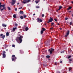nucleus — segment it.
I'll return each instance as SVG.
<instances>
[{
	"mask_svg": "<svg viewBox=\"0 0 73 73\" xmlns=\"http://www.w3.org/2000/svg\"><path fill=\"white\" fill-rule=\"evenodd\" d=\"M15 27H17V26L18 25V24L17 23H15Z\"/></svg>",
	"mask_w": 73,
	"mask_h": 73,
	"instance_id": "nucleus-25",
	"label": "nucleus"
},
{
	"mask_svg": "<svg viewBox=\"0 0 73 73\" xmlns=\"http://www.w3.org/2000/svg\"><path fill=\"white\" fill-rule=\"evenodd\" d=\"M23 16H21L20 18L21 19H23Z\"/></svg>",
	"mask_w": 73,
	"mask_h": 73,
	"instance_id": "nucleus-27",
	"label": "nucleus"
},
{
	"mask_svg": "<svg viewBox=\"0 0 73 73\" xmlns=\"http://www.w3.org/2000/svg\"><path fill=\"white\" fill-rule=\"evenodd\" d=\"M28 29H29L28 28V27H26L25 28V30L26 31H28Z\"/></svg>",
	"mask_w": 73,
	"mask_h": 73,
	"instance_id": "nucleus-18",
	"label": "nucleus"
},
{
	"mask_svg": "<svg viewBox=\"0 0 73 73\" xmlns=\"http://www.w3.org/2000/svg\"><path fill=\"white\" fill-rule=\"evenodd\" d=\"M19 4H20V3H18L17 4V5H19Z\"/></svg>",
	"mask_w": 73,
	"mask_h": 73,
	"instance_id": "nucleus-50",
	"label": "nucleus"
},
{
	"mask_svg": "<svg viewBox=\"0 0 73 73\" xmlns=\"http://www.w3.org/2000/svg\"><path fill=\"white\" fill-rule=\"evenodd\" d=\"M8 9L9 11H10L11 10V8L9 7H8Z\"/></svg>",
	"mask_w": 73,
	"mask_h": 73,
	"instance_id": "nucleus-37",
	"label": "nucleus"
},
{
	"mask_svg": "<svg viewBox=\"0 0 73 73\" xmlns=\"http://www.w3.org/2000/svg\"><path fill=\"white\" fill-rule=\"evenodd\" d=\"M48 51H49L50 54H52V53L53 52V50H51L50 49H48Z\"/></svg>",
	"mask_w": 73,
	"mask_h": 73,
	"instance_id": "nucleus-8",
	"label": "nucleus"
},
{
	"mask_svg": "<svg viewBox=\"0 0 73 73\" xmlns=\"http://www.w3.org/2000/svg\"><path fill=\"white\" fill-rule=\"evenodd\" d=\"M60 53H62L63 52H62H62H61Z\"/></svg>",
	"mask_w": 73,
	"mask_h": 73,
	"instance_id": "nucleus-60",
	"label": "nucleus"
},
{
	"mask_svg": "<svg viewBox=\"0 0 73 73\" xmlns=\"http://www.w3.org/2000/svg\"><path fill=\"white\" fill-rule=\"evenodd\" d=\"M50 29H53V27H51V28H50Z\"/></svg>",
	"mask_w": 73,
	"mask_h": 73,
	"instance_id": "nucleus-54",
	"label": "nucleus"
},
{
	"mask_svg": "<svg viewBox=\"0 0 73 73\" xmlns=\"http://www.w3.org/2000/svg\"><path fill=\"white\" fill-rule=\"evenodd\" d=\"M15 55H12V57H13V58H15V57H15Z\"/></svg>",
	"mask_w": 73,
	"mask_h": 73,
	"instance_id": "nucleus-23",
	"label": "nucleus"
},
{
	"mask_svg": "<svg viewBox=\"0 0 73 73\" xmlns=\"http://www.w3.org/2000/svg\"><path fill=\"white\" fill-rule=\"evenodd\" d=\"M57 25H60L59 23H57Z\"/></svg>",
	"mask_w": 73,
	"mask_h": 73,
	"instance_id": "nucleus-48",
	"label": "nucleus"
},
{
	"mask_svg": "<svg viewBox=\"0 0 73 73\" xmlns=\"http://www.w3.org/2000/svg\"><path fill=\"white\" fill-rule=\"evenodd\" d=\"M3 36V34H1L0 35L1 37H2Z\"/></svg>",
	"mask_w": 73,
	"mask_h": 73,
	"instance_id": "nucleus-33",
	"label": "nucleus"
},
{
	"mask_svg": "<svg viewBox=\"0 0 73 73\" xmlns=\"http://www.w3.org/2000/svg\"><path fill=\"white\" fill-rule=\"evenodd\" d=\"M1 5H0V9H1Z\"/></svg>",
	"mask_w": 73,
	"mask_h": 73,
	"instance_id": "nucleus-44",
	"label": "nucleus"
},
{
	"mask_svg": "<svg viewBox=\"0 0 73 73\" xmlns=\"http://www.w3.org/2000/svg\"><path fill=\"white\" fill-rule=\"evenodd\" d=\"M5 35H4L2 36L1 37L2 38H5Z\"/></svg>",
	"mask_w": 73,
	"mask_h": 73,
	"instance_id": "nucleus-24",
	"label": "nucleus"
},
{
	"mask_svg": "<svg viewBox=\"0 0 73 73\" xmlns=\"http://www.w3.org/2000/svg\"><path fill=\"white\" fill-rule=\"evenodd\" d=\"M36 8H40V7L38 6H36Z\"/></svg>",
	"mask_w": 73,
	"mask_h": 73,
	"instance_id": "nucleus-26",
	"label": "nucleus"
},
{
	"mask_svg": "<svg viewBox=\"0 0 73 73\" xmlns=\"http://www.w3.org/2000/svg\"><path fill=\"white\" fill-rule=\"evenodd\" d=\"M71 3H72V4H73V1H71Z\"/></svg>",
	"mask_w": 73,
	"mask_h": 73,
	"instance_id": "nucleus-58",
	"label": "nucleus"
},
{
	"mask_svg": "<svg viewBox=\"0 0 73 73\" xmlns=\"http://www.w3.org/2000/svg\"><path fill=\"white\" fill-rule=\"evenodd\" d=\"M50 19H49L48 21H47V23H49L52 22V21H53V18L51 17H50Z\"/></svg>",
	"mask_w": 73,
	"mask_h": 73,
	"instance_id": "nucleus-3",
	"label": "nucleus"
},
{
	"mask_svg": "<svg viewBox=\"0 0 73 73\" xmlns=\"http://www.w3.org/2000/svg\"><path fill=\"white\" fill-rule=\"evenodd\" d=\"M15 2H16V1H15L14 0H12V1L11 3V5H14V4H15Z\"/></svg>",
	"mask_w": 73,
	"mask_h": 73,
	"instance_id": "nucleus-5",
	"label": "nucleus"
},
{
	"mask_svg": "<svg viewBox=\"0 0 73 73\" xmlns=\"http://www.w3.org/2000/svg\"><path fill=\"white\" fill-rule=\"evenodd\" d=\"M54 20L55 21H56V22H57V19H54Z\"/></svg>",
	"mask_w": 73,
	"mask_h": 73,
	"instance_id": "nucleus-30",
	"label": "nucleus"
},
{
	"mask_svg": "<svg viewBox=\"0 0 73 73\" xmlns=\"http://www.w3.org/2000/svg\"><path fill=\"white\" fill-rule=\"evenodd\" d=\"M66 35H69V31H68L66 33Z\"/></svg>",
	"mask_w": 73,
	"mask_h": 73,
	"instance_id": "nucleus-21",
	"label": "nucleus"
},
{
	"mask_svg": "<svg viewBox=\"0 0 73 73\" xmlns=\"http://www.w3.org/2000/svg\"><path fill=\"white\" fill-rule=\"evenodd\" d=\"M40 1V0H35V3L36 4H38V2Z\"/></svg>",
	"mask_w": 73,
	"mask_h": 73,
	"instance_id": "nucleus-10",
	"label": "nucleus"
},
{
	"mask_svg": "<svg viewBox=\"0 0 73 73\" xmlns=\"http://www.w3.org/2000/svg\"><path fill=\"white\" fill-rule=\"evenodd\" d=\"M60 63H62V61H60Z\"/></svg>",
	"mask_w": 73,
	"mask_h": 73,
	"instance_id": "nucleus-43",
	"label": "nucleus"
},
{
	"mask_svg": "<svg viewBox=\"0 0 73 73\" xmlns=\"http://www.w3.org/2000/svg\"><path fill=\"white\" fill-rule=\"evenodd\" d=\"M33 1H34V0H33Z\"/></svg>",
	"mask_w": 73,
	"mask_h": 73,
	"instance_id": "nucleus-64",
	"label": "nucleus"
},
{
	"mask_svg": "<svg viewBox=\"0 0 73 73\" xmlns=\"http://www.w3.org/2000/svg\"><path fill=\"white\" fill-rule=\"evenodd\" d=\"M0 5H1V3H0Z\"/></svg>",
	"mask_w": 73,
	"mask_h": 73,
	"instance_id": "nucleus-57",
	"label": "nucleus"
},
{
	"mask_svg": "<svg viewBox=\"0 0 73 73\" xmlns=\"http://www.w3.org/2000/svg\"><path fill=\"white\" fill-rule=\"evenodd\" d=\"M62 6H60V7H59V8L60 9H62Z\"/></svg>",
	"mask_w": 73,
	"mask_h": 73,
	"instance_id": "nucleus-34",
	"label": "nucleus"
},
{
	"mask_svg": "<svg viewBox=\"0 0 73 73\" xmlns=\"http://www.w3.org/2000/svg\"><path fill=\"white\" fill-rule=\"evenodd\" d=\"M72 8V7H68V8L67 9V10L68 11L70 9Z\"/></svg>",
	"mask_w": 73,
	"mask_h": 73,
	"instance_id": "nucleus-20",
	"label": "nucleus"
},
{
	"mask_svg": "<svg viewBox=\"0 0 73 73\" xmlns=\"http://www.w3.org/2000/svg\"><path fill=\"white\" fill-rule=\"evenodd\" d=\"M3 53H5V51H3Z\"/></svg>",
	"mask_w": 73,
	"mask_h": 73,
	"instance_id": "nucleus-53",
	"label": "nucleus"
},
{
	"mask_svg": "<svg viewBox=\"0 0 73 73\" xmlns=\"http://www.w3.org/2000/svg\"><path fill=\"white\" fill-rule=\"evenodd\" d=\"M56 11L57 12H58V10H57V9L56 10Z\"/></svg>",
	"mask_w": 73,
	"mask_h": 73,
	"instance_id": "nucleus-51",
	"label": "nucleus"
},
{
	"mask_svg": "<svg viewBox=\"0 0 73 73\" xmlns=\"http://www.w3.org/2000/svg\"><path fill=\"white\" fill-rule=\"evenodd\" d=\"M51 25H54V23H51Z\"/></svg>",
	"mask_w": 73,
	"mask_h": 73,
	"instance_id": "nucleus-38",
	"label": "nucleus"
},
{
	"mask_svg": "<svg viewBox=\"0 0 73 73\" xmlns=\"http://www.w3.org/2000/svg\"><path fill=\"white\" fill-rule=\"evenodd\" d=\"M22 8H23V7H21L19 8V9H21Z\"/></svg>",
	"mask_w": 73,
	"mask_h": 73,
	"instance_id": "nucleus-49",
	"label": "nucleus"
},
{
	"mask_svg": "<svg viewBox=\"0 0 73 73\" xmlns=\"http://www.w3.org/2000/svg\"><path fill=\"white\" fill-rule=\"evenodd\" d=\"M71 57V56H69L68 58H70Z\"/></svg>",
	"mask_w": 73,
	"mask_h": 73,
	"instance_id": "nucleus-36",
	"label": "nucleus"
},
{
	"mask_svg": "<svg viewBox=\"0 0 73 73\" xmlns=\"http://www.w3.org/2000/svg\"><path fill=\"white\" fill-rule=\"evenodd\" d=\"M71 12V11H68L69 13H70Z\"/></svg>",
	"mask_w": 73,
	"mask_h": 73,
	"instance_id": "nucleus-55",
	"label": "nucleus"
},
{
	"mask_svg": "<svg viewBox=\"0 0 73 73\" xmlns=\"http://www.w3.org/2000/svg\"><path fill=\"white\" fill-rule=\"evenodd\" d=\"M2 26L3 27H7V25H5V24H2Z\"/></svg>",
	"mask_w": 73,
	"mask_h": 73,
	"instance_id": "nucleus-12",
	"label": "nucleus"
},
{
	"mask_svg": "<svg viewBox=\"0 0 73 73\" xmlns=\"http://www.w3.org/2000/svg\"><path fill=\"white\" fill-rule=\"evenodd\" d=\"M44 14H42V17H44Z\"/></svg>",
	"mask_w": 73,
	"mask_h": 73,
	"instance_id": "nucleus-40",
	"label": "nucleus"
},
{
	"mask_svg": "<svg viewBox=\"0 0 73 73\" xmlns=\"http://www.w3.org/2000/svg\"><path fill=\"white\" fill-rule=\"evenodd\" d=\"M57 73H60V71H58L57 72Z\"/></svg>",
	"mask_w": 73,
	"mask_h": 73,
	"instance_id": "nucleus-45",
	"label": "nucleus"
},
{
	"mask_svg": "<svg viewBox=\"0 0 73 73\" xmlns=\"http://www.w3.org/2000/svg\"><path fill=\"white\" fill-rule=\"evenodd\" d=\"M31 0H24L23 1L22 3H23V4H26V3H28L29 2H30V1Z\"/></svg>",
	"mask_w": 73,
	"mask_h": 73,
	"instance_id": "nucleus-2",
	"label": "nucleus"
},
{
	"mask_svg": "<svg viewBox=\"0 0 73 73\" xmlns=\"http://www.w3.org/2000/svg\"><path fill=\"white\" fill-rule=\"evenodd\" d=\"M36 14L35 13H34L33 14V16H35V15Z\"/></svg>",
	"mask_w": 73,
	"mask_h": 73,
	"instance_id": "nucleus-59",
	"label": "nucleus"
},
{
	"mask_svg": "<svg viewBox=\"0 0 73 73\" xmlns=\"http://www.w3.org/2000/svg\"><path fill=\"white\" fill-rule=\"evenodd\" d=\"M26 17H27V16L26 15H23V18H26Z\"/></svg>",
	"mask_w": 73,
	"mask_h": 73,
	"instance_id": "nucleus-29",
	"label": "nucleus"
},
{
	"mask_svg": "<svg viewBox=\"0 0 73 73\" xmlns=\"http://www.w3.org/2000/svg\"><path fill=\"white\" fill-rule=\"evenodd\" d=\"M16 29H17V27L13 28V31H15V30H16Z\"/></svg>",
	"mask_w": 73,
	"mask_h": 73,
	"instance_id": "nucleus-19",
	"label": "nucleus"
},
{
	"mask_svg": "<svg viewBox=\"0 0 73 73\" xmlns=\"http://www.w3.org/2000/svg\"><path fill=\"white\" fill-rule=\"evenodd\" d=\"M15 11H17V8H15Z\"/></svg>",
	"mask_w": 73,
	"mask_h": 73,
	"instance_id": "nucleus-39",
	"label": "nucleus"
},
{
	"mask_svg": "<svg viewBox=\"0 0 73 73\" xmlns=\"http://www.w3.org/2000/svg\"><path fill=\"white\" fill-rule=\"evenodd\" d=\"M1 5V7L3 8H4V7H5V4H3Z\"/></svg>",
	"mask_w": 73,
	"mask_h": 73,
	"instance_id": "nucleus-14",
	"label": "nucleus"
},
{
	"mask_svg": "<svg viewBox=\"0 0 73 73\" xmlns=\"http://www.w3.org/2000/svg\"><path fill=\"white\" fill-rule=\"evenodd\" d=\"M72 22H70V25H72Z\"/></svg>",
	"mask_w": 73,
	"mask_h": 73,
	"instance_id": "nucleus-32",
	"label": "nucleus"
},
{
	"mask_svg": "<svg viewBox=\"0 0 73 73\" xmlns=\"http://www.w3.org/2000/svg\"><path fill=\"white\" fill-rule=\"evenodd\" d=\"M68 18H66L65 19V20H68Z\"/></svg>",
	"mask_w": 73,
	"mask_h": 73,
	"instance_id": "nucleus-41",
	"label": "nucleus"
},
{
	"mask_svg": "<svg viewBox=\"0 0 73 73\" xmlns=\"http://www.w3.org/2000/svg\"><path fill=\"white\" fill-rule=\"evenodd\" d=\"M60 9H60V8H59V9H58V10L59 11V10H60Z\"/></svg>",
	"mask_w": 73,
	"mask_h": 73,
	"instance_id": "nucleus-56",
	"label": "nucleus"
},
{
	"mask_svg": "<svg viewBox=\"0 0 73 73\" xmlns=\"http://www.w3.org/2000/svg\"><path fill=\"white\" fill-rule=\"evenodd\" d=\"M43 32H44V31H43L41 30V32H40V33H41V34H43Z\"/></svg>",
	"mask_w": 73,
	"mask_h": 73,
	"instance_id": "nucleus-28",
	"label": "nucleus"
},
{
	"mask_svg": "<svg viewBox=\"0 0 73 73\" xmlns=\"http://www.w3.org/2000/svg\"><path fill=\"white\" fill-rule=\"evenodd\" d=\"M6 57V55H5V53L3 54V58H5Z\"/></svg>",
	"mask_w": 73,
	"mask_h": 73,
	"instance_id": "nucleus-9",
	"label": "nucleus"
},
{
	"mask_svg": "<svg viewBox=\"0 0 73 73\" xmlns=\"http://www.w3.org/2000/svg\"><path fill=\"white\" fill-rule=\"evenodd\" d=\"M71 61H72L73 62V59L70 58L69 59V63H72Z\"/></svg>",
	"mask_w": 73,
	"mask_h": 73,
	"instance_id": "nucleus-7",
	"label": "nucleus"
},
{
	"mask_svg": "<svg viewBox=\"0 0 73 73\" xmlns=\"http://www.w3.org/2000/svg\"><path fill=\"white\" fill-rule=\"evenodd\" d=\"M13 17L14 18V19H16V15L15 14H14L13 15Z\"/></svg>",
	"mask_w": 73,
	"mask_h": 73,
	"instance_id": "nucleus-17",
	"label": "nucleus"
},
{
	"mask_svg": "<svg viewBox=\"0 0 73 73\" xmlns=\"http://www.w3.org/2000/svg\"><path fill=\"white\" fill-rule=\"evenodd\" d=\"M17 59V58L16 57H15V58H13L12 59V61H15V60Z\"/></svg>",
	"mask_w": 73,
	"mask_h": 73,
	"instance_id": "nucleus-6",
	"label": "nucleus"
},
{
	"mask_svg": "<svg viewBox=\"0 0 73 73\" xmlns=\"http://www.w3.org/2000/svg\"><path fill=\"white\" fill-rule=\"evenodd\" d=\"M19 13L20 14H23V13H24L23 11H20L19 12Z\"/></svg>",
	"mask_w": 73,
	"mask_h": 73,
	"instance_id": "nucleus-15",
	"label": "nucleus"
},
{
	"mask_svg": "<svg viewBox=\"0 0 73 73\" xmlns=\"http://www.w3.org/2000/svg\"><path fill=\"white\" fill-rule=\"evenodd\" d=\"M51 50H53V51H54V49H53V48H51Z\"/></svg>",
	"mask_w": 73,
	"mask_h": 73,
	"instance_id": "nucleus-42",
	"label": "nucleus"
},
{
	"mask_svg": "<svg viewBox=\"0 0 73 73\" xmlns=\"http://www.w3.org/2000/svg\"><path fill=\"white\" fill-rule=\"evenodd\" d=\"M6 35L7 36H9V33L8 32H7L6 33Z\"/></svg>",
	"mask_w": 73,
	"mask_h": 73,
	"instance_id": "nucleus-13",
	"label": "nucleus"
},
{
	"mask_svg": "<svg viewBox=\"0 0 73 73\" xmlns=\"http://www.w3.org/2000/svg\"><path fill=\"white\" fill-rule=\"evenodd\" d=\"M46 58H50V56L49 55H47L46 56Z\"/></svg>",
	"mask_w": 73,
	"mask_h": 73,
	"instance_id": "nucleus-22",
	"label": "nucleus"
},
{
	"mask_svg": "<svg viewBox=\"0 0 73 73\" xmlns=\"http://www.w3.org/2000/svg\"><path fill=\"white\" fill-rule=\"evenodd\" d=\"M55 65H57V63L55 62Z\"/></svg>",
	"mask_w": 73,
	"mask_h": 73,
	"instance_id": "nucleus-47",
	"label": "nucleus"
},
{
	"mask_svg": "<svg viewBox=\"0 0 73 73\" xmlns=\"http://www.w3.org/2000/svg\"><path fill=\"white\" fill-rule=\"evenodd\" d=\"M62 52H63V53H64V52H65V51L64 50Z\"/></svg>",
	"mask_w": 73,
	"mask_h": 73,
	"instance_id": "nucleus-52",
	"label": "nucleus"
},
{
	"mask_svg": "<svg viewBox=\"0 0 73 73\" xmlns=\"http://www.w3.org/2000/svg\"><path fill=\"white\" fill-rule=\"evenodd\" d=\"M12 47H15V44H12Z\"/></svg>",
	"mask_w": 73,
	"mask_h": 73,
	"instance_id": "nucleus-31",
	"label": "nucleus"
},
{
	"mask_svg": "<svg viewBox=\"0 0 73 73\" xmlns=\"http://www.w3.org/2000/svg\"><path fill=\"white\" fill-rule=\"evenodd\" d=\"M53 25H51V27H53Z\"/></svg>",
	"mask_w": 73,
	"mask_h": 73,
	"instance_id": "nucleus-62",
	"label": "nucleus"
},
{
	"mask_svg": "<svg viewBox=\"0 0 73 73\" xmlns=\"http://www.w3.org/2000/svg\"><path fill=\"white\" fill-rule=\"evenodd\" d=\"M6 50L7 51V50H8L6 49Z\"/></svg>",
	"mask_w": 73,
	"mask_h": 73,
	"instance_id": "nucleus-63",
	"label": "nucleus"
},
{
	"mask_svg": "<svg viewBox=\"0 0 73 73\" xmlns=\"http://www.w3.org/2000/svg\"><path fill=\"white\" fill-rule=\"evenodd\" d=\"M23 38V36L21 35L19 37H17L16 40L17 41L18 43L20 44V43H21L23 41L22 39Z\"/></svg>",
	"mask_w": 73,
	"mask_h": 73,
	"instance_id": "nucleus-1",
	"label": "nucleus"
},
{
	"mask_svg": "<svg viewBox=\"0 0 73 73\" xmlns=\"http://www.w3.org/2000/svg\"><path fill=\"white\" fill-rule=\"evenodd\" d=\"M42 31L43 32H44L46 30V29L44 28H42Z\"/></svg>",
	"mask_w": 73,
	"mask_h": 73,
	"instance_id": "nucleus-16",
	"label": "nucleus"
},
{
	"mask_svg": "<svg viewBox=\"0 0 73 73\" xmlns=\"http://www.w3.org/2000/svg\"><path fill=\"white\" fill-rule=\"evenodd\" d=\"M42 56H43V57H44V56L43 55H42Z\"/></svg>",
	"mask_w": 73,
	"mask_h": 73,
	"instance_id": "nucleus-61",
	"label": "nucleus"
},
{
	"mask_svg": "<svg viewBox=\"0 0 73 73\" xmlns=\"http://www.w3.org/2000/svg\"><path fill=\"white\" fill-rule=\"evenodd\" d=\"M4 9H5H5H6V7H3V9H1V11H3Z\"/></svg>",
	"mask_w": 73,
	"mask_h": 73,
	"instance_id": "nucleus-11",
	"label": "nucleus"
},
{
	"mask_svg": "<svg viewBox=\"0 0 73 73\" xmlns=\"http://www.w3.org/2000/svg\"><path fill=\"white\" fill-rule=\"evenodd\" d=\"M68 35L66 34V35L65 36V37H68Z\"/></svg>",
	"mask_w": 73,
	"mask_h": 73,
	"instance_id": "nucleus-46",
	"label": "nucleus"
},
{
	"mask_svg": "<svg viewBox=\"0 0 73 73\" xmlns=\"http://www.w3.org/2000/svg\"><path fill=\"white\" fill-rule=\"evenodd\" d=\"M71 69H72V68H69V71H70V70H71Z\"/></svg>",
	"mask_w": 73,
	"mask_h": 73,
	"instance_id": "nucleus-35",
	"label": "nucleus"
},
{
	"mask_svg": "<svg viewBox=\"0 0 73 73\" xmlns=\"http://www.w3.org/2000/svg\"><path fill=\"white\" fill-rule=\"evenodd\" d=\"M37 22L38 23H39V22H40V23H41V22H42V20L41 19H40V18H38L37 19Z\"/></svg>",
	"mask_w": 73,
	"mask_h": 73,
	"instance_id": "nucleus-4",
	"label": "nucleus"
}]
</instances>
